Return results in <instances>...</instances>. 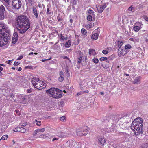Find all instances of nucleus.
<instances>
[{
	"instance_id": "f257e3e1",
	"label": "nucleus",
	"mask_w": 148,
	"mask_h": 148,
	"mask_svg": "<svg viewBox=\"0 0 148 148\" xmlns=\"http://www.w3.org/2000/svg\"><path fill=\"white\" fill-rule=\"evenodd\" d=\"M16 23L17 29L20 33H24L30 27L29 20L24 15L18 16L16 19Z\"/></svg>"
},
{
	"instance_id": "f03ea898",
	"label": "nucleus",
	"mask_w": 148,
	"mask_h": 148,
	"mask_svg": "<svg viewBox=\"0 0 148 148\" xmlns=\"http://www.w3.org/2000/svg\"><path fill=\"white\" fill-rule=\"evenodd\" d=\"M143 122L142 119L140 117L136 118L133 121L131 126V129L133 130L134 134L138 135L143 133L142 127Z\"/></svg>"
},
{
	"instance_id": "7ed1b4c3",
	"label": "nucleus",
	"mask_w": 148,
	"mask_h": 148,
	"mask_svg": "<svg viewBox=\"0 0 148 148\" xmlns=\"http://www.w3.org/2000/svg\"><path fill=\"white\" fill-rule=\"evenodd\" d=\"M46 92L49 93L50 97L56 99H59L62 97V92L59 89L54 88H51L46 90Z\"/></svg>"
},
{
	"instance_id": "20e7f679",
	"label": "nucleus",
	"mask_w": 148,
	"mask_h": 148,
	"mask_svg": "<svg viewBox=\"0 0 148 148\" xmlns=\"http://www.w3.org/2000/svg\"><path fill=\"white\" fill-rule=\"evenodd\" d=\"M88 132V130L86 129L85 127L79 128L76 130L77 135L78 136H85L87 134Z\"/></svg>"
},
{
	"instance_id": "39448f33",
	"label": "nucleus",
	"mask_w": 148,
	"mask_h": 148,
	"mask_svg": "<svg viewBox=\"0 0 148 148\" xmlns=\"http://www.w3.org/2000/svg\"><path fill=\"white\" fill-rule=\"evenodd\" d=\"M40 80L38 78L33 77L32 79V83L34 87L38 89L41 90L40 86Z\"/></svg>"
},
{
	"instance_id": "423d86ee",
	"label": "nucleus",
	"mask_w": 148,
	"mask_h": 148,
	"mask_svg": "<svg viewBox=\"0 0 148 148\" xmlns=\"http://www.w3.org/2000/svg\"><path fill=\"white\" fill-rule=\"evenodd\" d=\"M8 28L5 24H0V34L3 36L6 32L9 34L10 32Z\"/></svg>"
},
{
	"instance_id": "0eeeda50",
	"label": "nucleus",
	"mask_w": 148,
	"mask_h": 148,
	"mask_svg": "<svg viewBox=\"0 0 148 148\" xmlns=\"http://www.w3.org/2000/svg\"><path fill=\"white\" fill-rule=\"evenodd\" d=\"M12 5L15 9H18L21 7L22 3L20 0H13Z\"/></svg>"
},
{
	"instance_id": "6e6552de",
	"label": "nucleus",
	"mask_w": 148,
	"mask_h": 148,
	"mask_svg": "<svg viewBox=\"0 0 148 148\" xmlns=\"http://www.w3.org/2000/svg\"><path fill=\"white\" fill-rule=\"evenodd\" d=\"M127 53V51L124 48H119L118 51V55L119 57L124 56Z\"/></svg>"
},
{
	"instance_id": "1a4fd4ad",
	"label": "nucleus",
	"mask_w": 148,
	"mask_h": 148,
	"mask_svg": "<svg viewBox=\"0 0 148 148\" xmlns=\"http://www.w3.org/2000/svg\"><path fill=\"white\" fill-rule=\"evenodd\" d=\"M59 77L58 78V81L60 82H62L64 79V73L62 71L59 72Z\"/></svg>"
},
{
	"instance_id": "9d476101",
	"label": "nucleus",
	"mask_w": 148,
	"mask_h": 148,
	"mask_svg": "<svg viewBox=\"0 0 148 148\" xmlns=\"http://www.w3.org/2000/svg\"><path fill=\"white\" fill-rule=\"evenodd\" d=\"M97 31V29L95 30L94 31L95 33L93 34L91 36V39L93 40H97L98 38L100 32L98 31L96 32Z\"/></svg>"
},
{
	"instance_id": "9b49d317",
	"label": "nucleus",
	"mask_w": 148,
	"mask_h": 148,
	"mask_svg": "<svg viewBox=\"0 0 148 148\" xmlns=\"http://www.w3.org/2000/svg\"><path fill=\"white\" fill-rule=\"evenodd\" d=\"M106 7V5L105 4L103 5H99L98 6L97 8L98 12L99 13H101Z\"/></svg>"
},
{
	"instance_id": "f8f14e48",
	"label": "nucleus",
	"mask_w": 148,
	"mask_h": 148,
	"mask_svg": "<svg viewBox=\"0 0 148 148\" xmlns=\"http://www.w3.org/2000/svg\"><path fill=\"white\" fill-rule=\"evenodd\" d=\"M99 142V143L101 146H103L104 145L106 141L103 137H101L98 138Z\"/></svg>"
},
{
	"instance_id": "ddd939ff",
	"label": "nucleus",
	"mask_w": 148,
	"mask_h": 148,
	"mask_svg": "<svg viewBox=\"0 0 148 148\" xmlns=\"http://www.w3.org/2000/svg\"><path fill=\"white\" fill-rule=\"evenodd\" d=\"M94 11L91 9L89 8L86 12V14L88 15H90L91 16H95V15Z\"/></svg>"
},
{
	"instance_id": "4468645a",
	"label": "nucleus",
	"mask_w": 148,
	"mask_h": 148,
	"mask_svg": "<svg viewBox=\"0 0 148 148\" xmlns=\"http://www.w3.org/2000/svg\"><path fill=\"white\" fill-rule=\"evenodd\" d=\"M141 78V77L140 76L137 77L133 81V83L135 84H140V80Z\"/></svg>"
},
{
	"instance_id": "2eb2a0df",
	"label": "nucleus",
	"mask_w": 148,
	"mask_h": 148,
	"mask_svg": "<svg viewBox=\"0 0 148 148\" xmlns=\"http://www.w3.org/2000/svg\"><path fill=\"white\" fill-rule=\"evenodd\" d=\"M95 16H91L90 15H87V19L89 21L91 22L94 21L95 20Z\"/></svg>"
},
{
	"instance_id": "dca6fc26",
	"label": "nucleus",
	"mask_w": 148,
	"mask_h": 148,
	"mask_svg": "<svg viewBox=\"0 0 148 148\" xmlns=\"http://www.w3.org/2000/svg\"><path fill=\"white\" fill-rule=\"evenodd\" d=\"M33 13L34 14L36 18L38 19L39 17L38 14L37 10L35 7H34L33 8Z\"/></svg>"
},
{
	"instance_id": "f3484780",
	"label": "nucleus",
	"mask_w": 148,
	"mask_h": 148,
	"mask_svg": "<svg viewBox=\"0 0 148 148\" xmlns=\"http://www.w3.org/2000/svg\"><path fill=\"white\" fill-rule=\"evenodd\" d=\"M65 133L62 132H58L56 133L57 135L60 138L64 137Z\"/></svg>"
},
{
	"instance_id": "a211bd4d",
	"label": "nucleus",
	"mask_w": 148,
	"mask_h": 148,
	"mask_svg": "<svg viewBox=\"0 0 148 148\" xmlns=\"http://www.w3.org/2000/svg\"><path fill=\"white\" fill-rule=\"evenodd\" d=\"M40 86L41 88V89H44L46 87V84L45 83H44L43 81L40 80Z\"/></svg>"
},
{
	"instance_id": "6ab92c4d",
	"label": "nucleus",
	"mask_w": 148,
	"mask_h": 148,
	"mask_svg": "<svg viewBox=\"0 0 148 148\" xmlns=\"http://www.w3.org/2000/svg\"><path fill=\"white\" fill-rule=\"evenodd\" d=\"M93 23H90L89 24L85 26V27L87 29H90L92 28L94 26Z\"/></svg>"
},
{
	"instance_id": "aec40b11",
	"label": "nucleus",
	"mask_w": 148,
	"mask_h": 148,
	"mask_svg": "<svg viewBox=\"0 0 148 148\" xmlns=\"http://www.w3.org/2000/svg\"><path fill=\"white\" fill-rule=\"evenodd\" d=\"M89 54L90 55H95L96 53L95 50L92 49H90L89 50Z\"/></svg>"
},
{
	"instance_id": "412c9836",
	"label": "nucleus",
	"mask_w": 148,
	"mask_h": 148,
	"mask_svg": "<svg viewBox=\"0 0 148 148\" xmlns=\"http://www.w3.org/2000/svg\"><path fill=\"white\" fill-rule=\"evenodd\" d=\"M141 27L138 26H134L133 27V29L136 32H137L141 29Z\"/></svg>"
},
{
	"instance_id": "4be33fe9",
	"label": "nucleus",
	"mask_w": 148,
	"mask_h": 148,
	"mask_svg": "<svg viewBox=\"0 0 148 148\" xmlns=\"http://www.w3.org/2000/svg\"><path fill=\"white\" fill-rule=\"evenodd\" d=\"M71 41L68 40V41L66 42L64 46L66 47L69 48L71 46Z\"/></svg>"
},
{
	"instance_id": "5701e85b",
	"label": "nucleus",
	"mask_w": 148,
	"mask_h": 148,
	"mask_svg": "<svg viewBox=\"0 0 148 148\" xmlns=\"http://www.w3.org/2000/svg\"><path fill=\"white\" fill-rule=\"evenodd\" d=\"M28 3L30 6H32L35 3L34 0H28Z\"/></svg>"
},
{
	"instance_id": "b1692460",
	"label": "nucleus",
	"mask_w": 148,
	"mask_h": 148,
	"mask_svg": "<svg viewBox=\"0 0 148 148\" xmlns=\"http://www.w3.org/2000/svg\"><path fill=\"white\" fill-rule=\"evenodd\" d=\"M4 40V41H5V42H6L7 40H5L4 39V38H3L2 39V38H1V39H0V47H1L2 46H3L4 44H5L4 42H3V40Z\"/></svg>"
},
{
	"instance_id": "393cba45",
	"label": "nucleus",
	"mask_w": 148,
	"mask_h": 148,
	"mask_svg": "<svg viewBox=\"0 0 148 148\" xmlns=\"http://www.w3.org/2000/svg\"><path fill=\"white\" fill-rule=\"evenodd\" d=\"M83 57L81 56L78 58L77 62L78 64H80L82 60L83 59Z\"/></svg>"
},
{
	"instance_id": "a878e982",
	"label": "nucleus",
	"mask_w": 148,
	"mask_h": 148,
	"mask_svg": "<svg viewBox=\"0 0 148 148\" xmlns=\"http://www.w3.org/2000/svg\"><path fill=\"white\" fill-rule=\"evenodd\" d=\"M5 10L4 7L2 5H1L0 7V12L4 13Z\"/></svg>"
},
{
	"instance_id": "bb28decb",
	"label": "nucleus",
	"mask_w": 148,
	"mask_h": 148,
	"mask_svg": "<svg viewBox=\"0 0 148 148\" xmlns=\"http://www.w3.org/2000/svg\"><path fill=\"white\" fill-rule=\"evenodd\" d=\"M70 3L72 4V6L76 5L77 4V1L76 0H70Z\"/></svg>"
},
{
	"instance_id": "cd10ccee",
	"label": "nucleus",
	"mask_w": 148,
	"mask_h": 148,
	"mask_svg": "<svg viewBox=\"0 0 148 148\" xmlns=\"http://www.w3.org/2000/svg\"><path fill=\"white\" fill-rule=\"evenodd\" d=\"M47 134H41L39 136V138H45L48 136H47Z\"/></svg>"
},
{
	"instance_id": "c85d7f7f",
	"label": "nucleus",
	"mask_w": 148,
	"mask_h": 148,
	"mask_svg": "<svg viewBox=\"0 0 148 148\" xmlns=\"http://www.w3.org/2000/svg\"><path fill=\"white\" fill-rule=\"evenodd\" d=\"M20 132L22 133H25L26 132V130L25 128L22 127H21V130H20Z\"/></svg>"
},
{
	"instance_id": "c756f323",
	"label": "nucleus",
	"mask_w": 148,
	"mask_h": 148,
	"mask_svg": "<svg viewBox=\"0 0 148 148\" xmlns=\"http://www.w3.org/2000/svg\"><path fill=\"white\" fill-rule=\"evenodd\" d=\"M132 48V46L130 44H128L126 45L125 46V48H124L125 49H131Z\"/></svg>"
},
{
	"instance_id": "7c9ffc66",
	"label": "nucleus",
	"mask_w": 148,
	"mask_h": 148,
	"mask_svg": "<svg viewBox=\"0 0 148 148\" xmlns=\"http://www.w3.org/2000/svg\"><path fill=\"white\" fill-rule=\"evenodd\" d=\"M67 39V38H65L64 36H63L62 34H60V39L61 40L64 41L65 40H66Z\"/></svg>"
},
{
	"instance_id": "2f4dec72",
	"label": "nucleus",
	"mask_w": 148,
	"mask_h": 148,
	"mask_svg": "<svg viewBox=\"0 0 148 148\" xmlns=\"http://www.w3.org/2000/svg\"><path fill=\"white\" fill-rule=\"evenodd\" d=\"M128 10L129 11H131L132 12H134L135 10V8L133 7L132 6L129 8Z\"/></svg>"
},
{
	"instance_id": "473e14b6",
	"label": "nucleus",
	"mask_w": 148,
	"mask_h": 148,
	"mask_svg": "<svg viewBox=\"0 0 148 148\" xmlns=\"http://www.w3.org/2000/svg\"><path fill=\"white\" fill-rule=\"evenodd\" d=\"M81 32L83 34L86 35L87 34V31L84 28H82L81 29Z\"/></svg>"
},
{
	"instance_id": "72a5a7b5",
	"label": "nucleus",
	"mask_w": 148,
	"mask_h": 148,
	"mask_svg": "<svg viewBox=\"0 0 148 148\" xmlns=\"http://www.w3.org/2000/svg\"><path fill=\"white\" fill-rule=\"evenodd\" d=\"M4 18V13L0 12V19L3 20Z\"/></svg>"
},
{
	"instance_id": "f704fd0d",
	"label": "nucleus",
	"mask_w": 148,
	"mask_h": 148,
	"mask_svg": "<svg viewBox=\"0 0 148 148\" xmlns=\"http://www.w3.org/2000/svg\"><path fill=\"white\" fill-rule=\"evenodd\" d=\"M21 103L23 104H26L27 103V101H26V98L25 97H23L22 99V102Z\"/></svg>"
},
{
	"instance_id": "c9c22d12",
	"label": "nucleus",
	"mask_w": 148,
	"mask_h": 148,
	"mask_svg": "<svg viewBox=\"0 0 148 148\" xmlns=\"http://www.w3.org/2000/svg\"><path fill=\"white\" fill-rule=\"evenodd\" d=\"M107 60V58L106 57H101L99 58V60L101 61L106 60Z\"/></svg>"
},
{
	"instance_id": "e433bc0d",
	"label": "nucleus",
	"mask_w": 148,
	"mask_h": 148,
	"mask_svg": "<svg viewBox=\"0 0 148 148\" xmlns=\"http://www.w3.org/2000/svg\"><path fill=\"white\" fill-rule=\"evenodd\" d=\"M27 125V122H25L24 123H23L22 122H21L20 124L19 125L20 126H23V127H25V126Z\"/></svg>"
},
{
	"instance_id": "4c0bfd02",
	"label": "nucleus",
	"mask_w": 148,
	"mask_h": 148,
	"mask_svg": "<svg viewBox=\"0 0 148 148\" xmlns=\"http://www.w3.org/2000/svg\"><path fill=\"white\" fill-rule=\"evenodd\" d=\"M12 38H18V35L17 32L14 33Z\"/></svg>"
},
{
	"instance_id": "58836bf2",
	"label": "nucleus",
	"mask_w": 148,
	"mask_h": 148,
	"mask_svg": "<svg viewBox=\"0 0 148 148\" xmlns=\"http://www.w3.org/2000/svg\"><path fill=\"white\" fill-rule=\"evenodd\" d=\"M92 61L95 64L98 63L99 62V60L97 58H95L93 59Z\"/></svg>"
},
{
	"instance_id": "ea45409f",
	"label": "nucleus",
	"mask_w": 148,
	"mask_h": 148,
	"mask_svg": "<svg viewBox=\"0 0 148 148\" xmlns=\"http://www.w3.org/2000/svg\"><path fill=\"white\" fill-rule=\"evenodd\" d=\"M18 38H12V42L14 44H15L17 41Z\"/></svg>"
},
{
	"instance_id": "a19ab883",
	"label": "nucleus",
	"mask_w": 148,
	"mask_h": 148,
	"mask_svg": "<svg viewBox=\"0 0 148 148\" xmlns=\"http://www.w3.org/2000/svg\"><path fill=\"white\" fill-rule=\"evenodd\" d=\"M37 130L38 131V132L39 133L41 132H43L45 131V129L44 128H42L39 130Z\"/></svg>"
},
{
	"instance_id": "79ce46f5",
	"label": "nucleus",
	"mask_w": 148,
	"mask_h": 148,
	"mask_svg": "<svg viewBox=\"0 0 148 148\" xmlns=\"http://www.w3.org/2000/svg\"><path fill=\"white\" fill-rule=\"evenodd\" d=\"M50 11L49 8H47V14H51L53 13L52 12H49Z\"/></svg>"
},
{
	"instance_id": "37998d69",
	"label": "nucleus",
	"mask_w": 148,
	"mask_h": 148,
	"mask_svg": "<svg viewBox=\"0 0 148 148\" xmlns=\"http://www.w3.org/2000/svg\"><path fill=\"white\" fill-rule=\"evenodd\" d=\"M8 138V135H5L3 136L1 139L3 140H6Z\"/></svg>"
},
{
	"instance_id": "c03bdc74",
	"label": "nucleus",
	"mask_w": 148,
	"mask_h": 148,
	"mask_svg": "<svg viewBox=\"0 0 148 148\" xmlns=\"http://www.w3.org/2000/svg\"><path fill=\"white\" fill-rule=\"evenodd\" d=\"M14 95L13 93L11 94L10 95V97L12 98L11 99H10V98H9V99L11 101H13L14 100V99L13 98V97H14Z\"/></svg>"
},
{
	"instance_id": "a18cd8bd",
	"label": "nucleus",
	"mask_w": 148,
	"mask_h": 148,
	"mask_svg": "<svg viewBox=\"0 0 148 148\" xmlns=\"http://www.w3.org/2000/svg\"><path fill=\"white\" fill-rule=\"evenodd\" d=\"M60 120L62 121H66V118L64 116H62V117H61L60 119Z\"/></svg>"
},
{
	"instance_id": "49530a36",
	"label": "nucleus",
	"mask_w": 148,
	"mask_h": 148,
	"mask_svg": "<svg viewBox=\"0 0 148 148\" xmlns=\"http://www.w3.org/2000/svg\"><path fill=\"white\" fill-rule=\"evenodd\" d=\"M119 44H118V47L119 48H122L121 47V46L122 45H123V42H119Z\"/></svg>"
},
{
	"instance_id": "de8ad7c7",
	"label": "nucleus",
	"mask_w": 148,
	"mask_h": 148,
	"mask_svg": "<svg viewBox=\"0 0 148 148\" xmlns=\"http://www.w3.org/2000/svg\"><path fill=\"white\" fill-rule=\"evenodd\" d=\"M102 53L104 54H107L108 53V52L106 50H103L102 51Z\"/></svg>"
},
{
	"instance_id": "09e8293b",
	"label": "nucleus",
	"mask_w": 148,
	"mask_h": 148,
	"mask_svg": "<svg viewBox=\"0 0 148 148\" xmlns=\"http://www.w3.org/2000/svg\"><path fill=\"white\" fill-rule=\"evenodd\" d=\"M19 64H20V63H18L17 62L15 61V62H14V66H18Z\"/></svg>"
},
{
	"instance_id": "8fccbe9b",
	"label": "nucleus",
	"mask_w": 148,
	"mask_h": 148,
	"mask_svg": "<svg viewBox=\"0 0 148 148\" xmlns=\"http://www.w3.org/2000/svg\"><path fill=\"white\" fill-rule=\"evenodd\" d=\"M143 18L146 21L148 22V17L146 16H143Z\"/></svg>"
},
{
	"instance_id": "3c124183",
	"label": "nucleus",
	"mask_w": 148,
	"mask_h": 148,
	"mask_svg": "<svg viewBox=\"0 0 148 148\" xmlns=\"http://www.w3.org/2000/svg\"><path fill=\"white\" fill-rule=\"evenodd\" d=\"M89 92V91L88 90H86L85 91H83L81 92V93L82 94H84V93H88Z\"/></svg>"
},
{
	"instance_id": "603ef678",
	"label": "nucleus",
	"mask_w": 148,
	"mask_h": 148,
	"mask_svg": "<svg viewBox=\"0 0 148 148\" xmlns=\"http://www.w3.org/2000/svg\"><path fill=\"white\" fill-rule=\"evenodd\" d=\"M61 58L64 59H67L68 60H69V58L66 56H62Z\"/></svg>"
},
{
	"instance_id": "864d4df0",
	"label": "nucleus",
	"mask_w": 148,
	"mask_h": 148,
	"mask_svg": "<svg viewBox=\"0 0 148 148\" xmlns=\"http://www.w3.org/2000/svg\"><path fill=\"white\" fill-rule=\"evenodd\" d=\"M38 133V131H37V130H35L34 131V133H33V135L34 136H36L37 133Z\"/></svg>"
},
{
	"instance_id": "5fc2aeb1",
	"label": "nucleus",
	"mask_w": 148,
	"mask_h": 148,
	"mask_svg": "<svg viewBox=\"0 0 148 148\" xmlns=\"http://www.w3.org/2000/svg\"><path fill=\"white\" fill-rule=\"evenodd\" d=\"M23 55L20 56L17 58V60H20L21 59H22L23 58Z\"/></svg>"
},
{
	"instance_id": "6e6d98bb",
	"label": "nucleus",
	"mask_w": 148,
	"mask_h": 148,
	"mask_svg": "<svg viewBox=\"0 0 148 148\" xmlns=\"http://www.w3.org/2000/svg\"><path fill=\"white\" fill-rule=\"evenodd\" d=\"M51 59V57L49 59H42V62H45V61H46V60H50V59Z\"/></svg>"
},
{
	"instance_id": "4d7b16f0",
	"label": "nucleus",
	"mask_w": 148,
	"mask_h": 148,
	"mask_svg": "<svg viewBox=\"0 0 148 148\" xmlns=\"http://www.w3.org/2000/svg\"><path fill=\"white\" fill-rule=\"evenodd\" d=\"M13 131L15 132H18V131H19V130H18V128H15L14 129Z\"/></svg>"
},
{
	"instance_id": "13d9d810",
	"label": "nucleus",
	"mask_w": 148,
	"mask_h": 148,
	"mask_svg": "<svg viewBox=\"0 0 148 148\" xmlns=\"http://www.w3.org/2000/svg\"><path fill=\"white\" fill-rule=\"evenodd\" d=\"M58 139V138H53V139H52V141H54L55 140H57Z\"/></svg>"
},
{
	"instance_id": "bf43d9fd",
	"label": "nucleus",
	"mask_w": 148,
	"mask_h": 148,
	"mask_svg": "<svg viewBox=\"0 0 148 148\" xmlns=\"http://www.w3.org/2000/svg\"><path fill=\"white\" fill-rule=\"evenodd\" d=\"M31 92V89H28L27 90V92L28 93H30Z\"/></svg>"
},
{
	"instance_id": "052dcab7",
	"label": "nucleus",
	"mask_w": 148,
	"mask_h": 148,
	"mask_svg": "<svg viewBox=\"0 0 148 148\" xmlns=\"http://www.w3.org/2000/svg\"><path fill=\"white\" fill-rule=\"evenodd\" d=\"M81 94H82L81 93V92H79L77 93V96H79V95H81Z\"/></svg>"
},
{
	"instance_id": "680f3d73",
	"label": "nucleus",
	"mask_w": 148,
	"mask_h": 148,
	"mask_svg": "<svg viewBox=\"0 0 148 148\" xmlns=\"http://www.w3.org/2000/svg\"><path fill=\"white\" fill-rule=\"evenodd\" d=\"M3 68L1 67L0 66V73H1V71H3Z\"/></svg>"
},
{
	"instance_id": "e2e57ef3",
	"label": "nucleus",
	"mask_w": 148,
	"mask_h": 148,
	"mask_svg": "<svg viewBox=\"0 0 148 148\" xmlns=\"http://www.w3.org/2000/svg\"><path fill=\"white\" fill-rule=\"evenodd\" d=\"M35 121L36 122L38 123H40L41 122V121H38L36 119L35 120Z\"/></svg>"
},
{
	"instance_id": "0e129e2a",
	"label": "nucleus",
	"mask_w": 148,
	"mask_h": 148,
	"mask_svg": "<svg viewBox=\"0 0 148 148\" xmlns=\"http://www.w3.org/2000/svg\"><path fill=\"white\" fill-rule=\"evenodd\" d=\"M36 125L37 126H40L41 125V124L40 123H36Z\"/></svg>"
},
{
	"instance_id": "69168bd1",
	"label": "nucleus",
	"mask_w": 148,
	"mask_h": 148,
	"mask_svg": "<svg viewBox=\"0 0 148 148\" xmlns=\"http://www.w3.org/2000/svg\"><path fill=\"white\" fill-rule=\"evenodd\" d=\"M129 40L132 41H134V39L133 38H130L129 39Z\"/></svg>"
},
{
	"instance_id": "338daca9",
	"label": "nucleus",
	"mask_w": 148,
	"mask_h": 148,
	"mask_svg": "<svg viewBox=\"0 0 148 148\" xmlns=\"http://www.w3.org/2000/svg\"><path fill=\"white\" fill-rule=\"evenodd\" d=\"M70 22L71 23H72L73 22V20L71 18L70 19Z\"/></svg>"
},
{
	"instance_id": "774afa93",
	"label": "nucleus",
	"mask_w": 148,
	"mask_h": 148,
	"mask_svg": "<svg viewBox=\"0 0 148 148\" xmlns=\"http://www.w3.org/2000/svg\"><path fill=\"white\" fill-rule=\"evenodd\" d=\"M22 70V68L21 67H19L18 69V71H20Z\"/></svg>"
}]
</instances>
